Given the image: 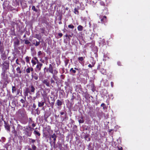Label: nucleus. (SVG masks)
I'll use <instances>...</instances> for the list:
<instances>
[{
    "instance_id": "obj_1",
    "label": "nucleus",
    "mask_w": 150,
    "mask_h": 150,
    "mask_svg": "<svg viewBox=\"0 0 150 150\" xmlns=\"http://www.w3.org/2000/svg\"><path fill=\"white\" fill-rule=\"evenodd\" d=\"M34 129L33 128H32L30 126H26L24 130L25 135L27 137H31L33 130Z\"/></svg>"
},
{
    "instance_id": "obj_2",
    "label": "nucleus",
    "mask_w": 150,
    "mask_h": 150,
    "mask_svg": "<svg viewBox=\"0 0 150 150\" xmlns=\"http://www.w3.org/2000/svg\"><path fill=\"white\" fill-rule=\"evenodd\" d=\"M53 68L52 65L50 64L49 65L48 68L47 69V71L52 74V77L54 79L55 78V75L58 73V71L56 69H53Z\"/></svg>"
},
{
    "instance_id": "obj_3",
    "label": "nucleus",
    "mask_w": 150,
    "mask_h": 150,
    "mask_svg": "<svg viewBox=\"0 0 150 150\" xmlns=\"http://www.w3.org/2000/svg\"><path fill=\"white\" fill-rule=\"evenodd\" d=\"M74 70L78 71V73L80 74L83 75L84 76H87L88 75V71L86 69H83L81 70L80 69H79L76 67L74 68Z\"/></svg>"
},
{
    "instance_id": "obj_4",
    "label": "nucleus",
    "mask_w": 150,
    "mask_h": 150,
    "mask_svg": "<svg viewBox=\"0 0 150 150\" xmlns=\"http://www.w3.org/2000/svg\"><path fill=\"white\" fill-rule=\"evenodd\" d=\"M9 67V60H6L4 62L3 69L4 71H6L7 69H8Z\"/></svg>"
},
{
    "instance_id": "obj_5",
    "label": "nucleus",
    "mask_w": 150,
    "mask_h": 150,
    "mask_svg": "<svg viewBox=\"0 0 150 150\" xmlns=\"http://www.w3.org/2000/svg\"><path fill=\"white\" fill-rule=\"evenodd\" d=\"M18 112L22 117H25L26 115V112L23 108L19 109Z\"/></svg>"
},
{
    "instance_id": "obj_6",
    "label": "nucleus",
    "mask_w": 150,
    "mask_h": 150,
    "mask_svg": "<svg viewBox=\"0 0 150 150\" xmlns=\"http://www.w3.org/2000/svg\"><path fill=\"white\" fill-rule=\"evenodd\" d=\"M100 4L101 6L100 8L102 10H107V8L105 3L103 1H100Z\"/></svg>"
},
{
    "instance_id": "obj_7",
    "label": "nucleus",
    "mask_w": 150,
    "mask_h": 150,
    "mask_svg": "<svg viewBox=\"0 0 150 150\" xmlns=\"http://www.w3.org/2000/svg\"><path fill=\"white\" fill-rule=\"evenodd\" d=\"M100 19L101 23H106L107 21V17L105 16H100Z\"/></svg>"
},
{
    "instance_id": "obj_8",
    "label": "nucleus",
    "mask_w": 150,
    "mask_h": 150,
    "mask_svg": "<svg viewBox=\"0 0 150 150\" xmlns=\"http://www.w3.org/2000/svg\"><path fill=\"white\" fill-rule=\"evenodd\" d=\"M15 40L14 42V45L15 47H17L20 44V41L17 37H15Z\"/></svg>"
},
{
    "instance_id": "obj_9",
    "label": "nucleus",
    "mask_w": 150,
    "mask_h": 150,
    "mask_svg": "<svg viewBox=\"0 0 150 150\" xmlns=\"http://www.w3.org/2000/svg\"><path fill=\"white\" fill-rule=\"evenodd\" d=\"M4 126L5 129L7 130V131L10 132V126L9 124L5 121H4Z\"/></svg>"
},
{
    "instance_id": "obj_10",
    "label": "nucleus",
    "mask_w": 150,
    "mask_h": 150,
    "mask_svg": "<svg viewBox=\"0 0 150 150\" xmlns=\"http://www.w3.org/2000/svg\"><path fill=\"white\" fill-rule=\"evenodd\" d=\"M34 71L33 68L32 67H28L25 70V72L27 75L30 73V72H32Z\"/></svg>"
},
{
    "instance_id": "obj_11",
    "label": "nucleus",
    "mask_w": 150,
    "mask_h": 150,
    "mask_svg": "<svg viewBox=\"0 0 150 150\" xmlns=\"http://www.w3.org/2000/svg\"><path fill=\"white\" fill-rule=\"evenodd\" d=\"M29 88L32 94H34L35 93V89L34 86L33 84H31L29 86Z\"/></svg>"
},
{
    "instance_id": "obj_12",
    "label": "nucleus",
    "mask_w": 150,
    "mask_h": 150,
    "mask_svg": "<svg viewBox=\"0 0 150 150\" xmlns=\"http://www.w3.org/2000/svg\"><path fill=\"white\" fill-rule=\"evenodd\" d=\"M1 58L3 60H5L7 59V55L5 52L1 53Z\"/></svg>"
},
{
    "instance_id": "obj_13",
    "label": "nucleus",
    "mask_w": 150,
    "mask_h": 150,
    "mask_svg": "<svg viewBox=\"0 0 150 150\" xmlns=\"http://www.w3.org/2000/svg\"><path fill=\"white\" fill-rule=\"evenodd\" d=\"M29 124H31V125L33 128L35 127L36 125V123H35L33 121L32 118H29Z\"/></svg>"
},
{
    "instance_id": "obj_14",
    "label": "nucleus",
    "mask_w": 150,
    "mask_h": 150,
    "mask_svg": "<svg viewBox=\"0 0 150 150\" xmlns=\"http://www.w3.org/2000/svg\"><path fill=\"white\" fill-rule=\"evenodd\" d=\"M23 128L25 129V127H23L20 124H18L16 127V130L18 132L20 131V130H22L23 129Z\"/></svg>"
},
{
    "instance_id": "obj_15",
    "label": "nucleus",
    "mask_w": 150,
    "mask_h": 150,
    "mask_svg": "<svg viewBox=\"0 0 150 150\" xmlns=\"http://www.w3.org/2000/svg\"><path fill=\"white\" fill-rule=\"evenodd\" d=\"M42 83L45 84L47 86L50 87V83L49 81L47 79H45L42 81Z\"/></svg>"
},
{
    "instance_id": "obj_16",
    "label": "nucleus",
    "mask_w": 150,
    "mask_h": 150,
    "mask_svg": "<svg viewBox=\"0 0 150 150\" xmlns=\"http://www.w3.org/2000/svg\"><path fill=\"white\" fill-rule=\"evenodd\" d=\"M43 64L42 63H39V64H37L36 66V68L37 69L38 71H40L41 70V68Z\"/></svg>"
},
{
    "instance_id": "obj_17",
    "label": "nucleus",
    "mask_w": 150,
    "mask_h": 150,
    "mask_svg": "<svg viewBox=\"0 0 150 150\" xmlns=\"http://www.w3.org/2000/svg\"><path fill=\"white\" fill-rule=\"evenodd\" d=\"M100 72L103 75L106 74V70L104 69L103 68H102L100 70Z\"/></svg>"
},
{
    "instance_id": "obj_18",
    "label": "nucleus",
    "mask_w": 150,
    "mask_h": 150,
    "mask_svg": "<svg viewBox=\"0 0 150 150\" xmlns=\"http://www.w3.org/2000/svg\"><path fill=\"white\" fill-rule=\"evenodd\" d=\"M51 137L53 139L54 141H56L57 136L55 133H54L51 136Z\"/></svg>"
},
{
    "instance_id": "obj_19",
    "label": "nucleus",
    "mask_w": 150,
    "mask_h": 150,
    "mask_svg": "<svg viewBox=\"0 0 150 150\" xmlns=\"http://www.w3.org/2000/svg\"><path fill=\"white\" fill-rule=\"evenodd\" d=\"M92 109V108L90 107V109L91 110L88 112V114L91 117H92L93 115V114L94 113L93 111L92 110H91V109Z\"/></svg>"
},
{
    "instance_id": "obj_20",
    "label": "nucleus",
    "mask_w": 150,
    "mask_h": 150,
    "mask_svg": "<svg viewBox=\"0 0 150 150\" xmlns=\"http://www.w3.org/2000/svg\"><path fill=\"white\" fill-rule=\"evenodd\" d=\"M18 132L17 130H16L15 129H13L12 131V133L14 134L15 137L18 136Z\"/></svg>"
},
{
    "instance_id": "obj_21",
    "label": "nucleus",
    "mask_w": 150,
    "mask_h": 150,
    "mask_svg": "<svg viewBox=\"0 0 150 150\" xmlns=\"http://www.w3.org/2000/svg\"><path fill=\"white\" fill-rule=\"evenodd\" d=\"M0 52L1 53L5 52L4 51V47L3 44H2L1 46H0Z\"/></svg>"
},
{
    "instance_id": "obj_22",
    "label": "nucleus",
    "mask_w": 150,
    "mask_h": 150,
    "mask_svg": "<svg viewBox=\"0 0 150 150\" xmlns=\"http://www.w3.org/2000/svg\"><path fill=\"white\" fill-rule=\"evenodd\" d=\"M38 107H42L44 105L45 102L44 101L41 102H38Z\"/></svg>"
},
{
    "instance_id": "obj_23",
    "label": "nucleus",
    "mask_w": 150,
    "mask_h": 150,
    "mask_svg": "<svg viewBox=\"0 0 150 150\" xmlns=\"http://www.w3.org/2000/svg\"><path fill=\"white\" fill-rule=\"evenodd\" d=\"M91 90L93 92H94L96 91V87L95 86L94 84H92L91 85Z\"/></svg>"
},
{
    "instance_id": "obj_24",
    "label": "nucleus",
    "mask_w": 150,
    "mask_h": 150,
    "mask_svg": "<svg viewBox=\"0 0 150 150\" xmlns=\"http://www.w3.org/2000/svg\"><path fill=\"white\" fill-rule=\"evenodd\" d=\"M11 35H12L13 36H16V35L15 34V29H14V27H13V29H11Z\"/></svg>"
},
{
    "instance_id": "obj_25",
    "label": "nucleus",
    "mask_w": 150,
    "mask_h": 150,
    "mask_svg": "<svg viewBox=\"0 0 150 150\" xmlns=\"http://www.w3.org/2000/svg\"><path fill=\"white\" fill-rule=\"evenodd\" d=\"M56 104L58 106H61L62 105V103L60 100H57Z\"/></svg>"
},
{
    "instance_id": "obj_26",
    "label": "nucleus",
    "mask_w": 150,
    "mask_h": 150,
    "mask_svg": "<svg viewBox=\"0 0 150 150\" xmlns=\"http://www.w3.org/2000/svg\"><path fill=\"white\" fill-rule=\"evenodd\" d=\"M33 133L35 135H37L38 136H40L41 135L40 133L38 130H34L33 132Z\"/></svg>"
},
{
    "instance_id": "obj_27",
    "label": "nucleus",
    "mask_w": 150,
    "mask_h": 150,
    "mask_svg": "<svg viewBox=\"0 0 150 150\" xmlns=\"http://www.w3.org/2000/svg\"><path fill=\"white\" fill-rule=\"evenodd\" d=\"M16 71L18 73L21 74L22 73V71L19 67H18L16 68Z\"/></svg>"
},
{
    "instance_id": "obj_28",
    "label": "nucleus",
    "mask_w": 150,
    "mask_h": 150,
    "mask_svg": "<svg viewBox=\"0 0 150 150\" xmlns=\"http://www.w3.org/2000/svg\"><path fill=\"white\" fill-rule=\"evenodd\" d=\"M35 75L34 76L33 74H32L31 76L35 80H37L38 79V75L36 74H35Z\"/></svg>"
},
{
    "instance_id": "obj_29",
    "label": "nucleus",
    "mask_w": 150,
    "mask_h": 150,
    "mask_svg": "<svg viewBox=\"0 0 150 150\" xmlns=\"http://www.w3.org/2000/svg\"><path fill=\"white\" fill-rule=\"evenodd\" d=\"M69 62V60L67 58H65L64 62L65 63V66L67 67Z\"/></svg>"
},
{
    "instance_id": "obj_30",
    "label": "nucleus",
    "mask_w": 150,
    "mask_h": 150,
    "mask_svg": "<svg viewBox=\"0 0 150 150\" xmlns=\"http://www.w3.org/2000/svg\"><path fill=\"white\" fill-rule=\"evenodd\" d=\"M83 27L81 25H79L77 27V29L79 31H81L83 30Z\"/></svg>"
},
{
    "instance_id": "obj_31",
    "label": "nucleus",
    "mask_w": 150,
    "mask_h": 150,
    "mask_svg": "<svg viewBox=\"0 0 150 150\" xmlns=\"http://www.w3.org/2000/svg\"><path fill=\"white\" fill-rule=\"evenodd\" d=\"M43 76V74L40 71L39 73V78L40 79H41L42 78Z\"/></svg>"
},
{
    "instance_id": "obj_32",
    "label": "nucleus",
    "mask_w": 150,
    "mask_h": 150,
    "mask_svg": "<svg viewBox=\"0 0 150 150\" xmlns=\"http://www.w3.org/2000/svg\"><path fill=\"white\" fill-rule=\"evenodd\" d=\"M70 71L72 74H75L76 72V70H75L74 69L72 68H71L70 70Z\"/></svg>"
},
{
    "instance_id": "obj_33",
    "label": "nucleus",
    "mask_w": 150,
    "mask_h": 150,
    "mask_svg": "<svg viewBox=\"0 0 150 150\" xmlns=\"http://www.w3.org/2000/svg\"><path fill=\"white\" fill-rule=\"evenodd\" d=\"M85 58V57H79L78 58V59L79 61V62H82L83 60Z\"/></svg>"
},
{
    "instance_id": "obj_34",
    "label": "nucleus",
    "mask_w": 150,
    "mask_h": 150,
    "mask_svg": "<svg viewBox=\"0 0 150 150\" xmlns=\"http://www.w3.org/2000/svg\"><path fill=\"white\" fill-rule=\"evenodd\" d=\"M74 12L75 14H79V12L78 11V9H76V8H75L74 9Z\"/></svg>"
},
{
    "instance_id": "obj_35",
    "label": "nucleus",
    "mask_w": 150,
    "mask_h": 150,
    "mask_svg": "<svg viewBox=\"0 0 150 150\" xmlns=\"http://www.w3.org/2000/svg\"><path fill=\"white\" fill-rule=\"evenodd\" d=\"M25 92L28 93H29L30 94H32L31 93L29 88H27L25 89Z\"/></svg>"
},
{
    "instance_id": "obj_36",
    "label": "nucleus",
    "mask_w": 150,
    "mask_h": 150,
    "mask_svg": "<svg viewBox=\"0 0 150 150\" xmlns=\"http://www.w3.org/2000/svg\"><path fill=\"white\" fill-rule=\"evenodd\" d=\"M84 138L86 140H87L88 141H89L90 140V138L89 137V136L88 135H86L85 136Z\"/></svg>"
},
{
    "instance_id": "obj_37",
    "label": "nucleus",
    "mask_w": 150,
    "mask_h": 150,
    "mask_svg": "<svg viewBox=\"0 0 150 150\" xmlns=\"http://www.w3.org/2000/svg\"><path fill=\"white\" fill-rule=\"evenodd\" d=\"M32 9L34 11L37 12L38 11V10L37 9H36L35 8V7L34 6H32Z\"/></svg>"
},
{
    "instance_id": "obj_38",
    "label": "nucleus",
    "mask_w": 150,
    "mask_h": 150,
    "mask_svg": "<svg viewBox=\"0 0 150 150\" xmlns=\"http://www.w3.org/2000/svg\"><path fill=\"white\" fill-rule=\"evenodd\" d=\"M30 57H29L28 56H27L25 57V59L26 60V61L27 63H29V61H30Z\"/></svg>"
},
{
    "instance_id": "obj_39",
    "label": "nucleus",
    "mask_w": 150,
    "mask_h": 150,
    "mask_svg": "<svg viewBox=\"0 0 150 150\" xmlns=\"http://www.w3.org/2000/svg\"><path fill=\"white\" fill-rule=\"evenodd\" d=\"M16 91V87L14 86H12V92L13 93L14 92H15Z\"/></svg>"
},
{
    "instance_id": "obj_40",
    "label": "nucleus",
    "mask_w": 150,
    "mask_h": 150,
    "mask_svg": "<svg viewBox=\"0 0 150 150\" xmlns=\"http://www.w3.org/2000/svg\"><path fill=\"white\" fill-rule=\"evenodd\" d=\"M90 95L87 93H85V97L86 98H90Z\"/></svg>"
},
{
    "instance_id": "obj_41",
    "label": "nucleus",
    "mask_w": 150,
    "mask_h": 150,
    "mask_svg": "<svg viewBox=\"0 0 150 150\" xmlns=\"http://www.w3.org/2000/svg\"><path fill=\"white\" fill-rule=\"evenodd\" d=\"M79 123H82L84 122V121L83 120V117H81V119L79 120Z\"/></svg>"
},
{
    "instance_id": "obj_42",
    "label": "nucleus",
    "mask_w": 150,
    "mask_h": 150,
    "mask_svg": "<svg viewBox=\"0 0 150 150\" xmlns=\"http://www.w3.org/2000/svg\"><path fill=\"white\" fill-rule=\"evenodd\" d=\"M101 106L103 107V108L104 110L107 108V107L105 106V105L104 103H102L101 105Z\"/></svg>"
},
{
    "instance_id": "obj_43",
    "label": "nucleus",
    "mask_w": 150,
    "mask_h": 150,
    "mask_svg": "<svg viewBox=\"0 0 150 150\" xmlns=\"http://www.w3.org/2000/svg\"><path fill=\"white\" fill-rule=\"evenodd\" d=\"M30 43V42L27 40H24V43L26 45H28Z\"/></svg>"
},
{
    "instance_id": "obj_44",
    "label": "nucleus",
    "mask_w": 150,
    "mask_h": 150,
    "mask_svg": "<svg viewBox=\"0 0 150 150\" xmlns=\"http://www.w3.org/2000/svg\"><path fill=\"white\" fill-rule=\"evenodd\" d=\"M95 64V63H92V65H91L90 64H89L88 65V67L90 68H92V67L94 66Z\"/></svg>"
},
{
    "instance_id": "obj_45",
    "label": "nucleus",
    "mask_w": 150,
    "mask_h": 150,
    "mask_svg": "<svg viewBox=\"0 0 150 150\" xmlns=\"http://www.w3.org/2000/svg\"><path fill=\"white\" fill-rule=\"evenodd\" d=\"M68 28L71 29H73L74 28V26L72 24L69 25H68Z\"/></svg>"
},
{
    "instance_id": "obj_46",
    "label": "nucleus",
    "mask_w": 150,
    "mask_h": 150,
    "mask_svg": "<svg viewBox=\"0 0 150 150\" xmlns=\"http://www.w3.org/2000/svg\"><path fill=\"white\" fill-rule=\"evenodd\" d=\"M35 38H37V39L39 40L41 38V37L38 34H36L35 35Z\"/></svg>"
},
{
    "instance_id": "obj_47",
    "label": "nucleus",
    "mask_w": 150,
    "mask_h": 150,
    "mask_svg": "<svg viewBox=\"0 0 150 150\" xmlns=\"http://www.w3.org/2000/svg\"><path fill=\"white\" fill-rule=\"evenodd\" d=\"M40 30L42 31L41 33H44L45 31V28H40Z\"/></svg>"
},
{
    "instance_id": "obj_48",
    "label": "nucleus",
    "mask_w": 150,
    "mask_h": 150,
    "mask_svg": "<svg viewBox=\"0 0 150 150\" xmlns=\"http://www.w3.org/2000/svg\"><path fill=\"white\" fill-rule=\"evenodd\" d=\"M31 62L32 63L33 66L35 65L36 64V62L33 59L31 60Z\"/></svg>"
},
{
    "instance_id": "obj_49",
    "label": "nucleus",
    "mask_w": 150,
    "mask_h": 150,
    "mask_svg": "<svg viewBox=\"0 0 150 150\" xmlns=\"http://www.w3.org/2000/svg\"><path fill=\"white\" fill-rule=\"evenodd\" d=\"M118 150H123V149L122 147L120 146H118L117 147Z\"/></svg>"
},
{
    "instance_id": "obj_50",
    "label": "nucleus",
    "mask_w": 150,
    "mask_h": 150,
    "mask_svg": "<svg viewBox=\"0 0 150 150\" xmlns=\"http://www.w3.org/2000/svg\"><path fill=\"white\" fill-rule=\"evenodd\" d=\"M16 24V23L15 22L13 21L11 22V25L12 26H13V27H14V26Z\"/></svg>"
},
{
    "instance_id": "obj_51",
    "label": "nucleus",
    "mask_w": 150,
    "mask_h": 150,
    "mask_svg": "<svg viewBox=\"0 0 150 150\" xmlns=\"http://www.w3.org/2000/svg\"><path fill=\"white\" fill-rule=\"evenodd\" d=\"M58 146L60 149H62V144L61 143H58Z\"/></svg>"
},
{
    "instance_id": "obj_52",
    "label": "nucleus",
    "mask_w": 150,
    "mask_h": 150,
    "mask_svg": "<svg viewBox=\"0 0 150 150\" xmlns=\"http://www.w3.org/2000/svg\"><path fill=\"white\" fill-rule=\"evenodd\" d=\"M36 44L35 45V46H38L40 44V42H37V41H36Z\"/></svg>"
},
{
    "instance_id": "obj_53",
    "label": "nucleus",
    "mask_w": 150,
    "mask_h": 150,
    "mask_svg": "<svg viewBox=\"0 0 150 150\" xmlns=\"http://www.w3.org/2000/svg\"><path fill=\"white\" fill-rule=\"evenodd\" d=\"M50 82L51 84H54L55 83V81H54L52 78H51L50 79Z\"/></svg>"
},
{
    "instance_id": "obj_54",
    "label": "nucleus",
    "mask_w": 150,
    "mask_h": 150,
    "mask_svg": "<svg viewBox=\"0 0 150 150\" xmlns=\"http://www.w3.org/2000/svg\"><path fill=\"white\" fill-rule=\"evenodd\" d=\"M20 102L22 103L25 104V100L23 99H21L20 100Z\"/></svg>"
},
{
    "instance_id": "obj_55",
    "label": "nucleus",
    "mask_w": 150,
    "mask_h": 150,
    "mask_svg": "<svg viewBox=\"0 0 150 150\" xmlns=\"http://www.w3.org/2000/svg\"><path fill=\"white\" fill-rule=\"evenodd\" d=\"M100 66L101 65L100 64H98V65L97 66V69L98 70H100V69H101L100 68Z\"/></svg>"
},
{
    "instance_id": "obj_56",
    "label": "nucleus",
    "mask_w": 150,
    "mask_h": 150,
    "mask_svg": "<svg viewBox=\"0 0 150 150\" xmlns=\"http://www.w3.org/2000/svg\"><path fill=\"white\" fill-rule=\"evenodd\" d=\"M24 95L25 96V99L26 97L27 96H28V93H27L25 92H24Z\"/></svg>"
},
{
    "instance_id": "obj_57",
    "label": "nucleus",
    "mask_w": 150,
    "mask_h": 150,
    "mask_svg": "<svg viewBox=\"0 0 150 150\" xmlns=\"http://www.w3.org/2000/svg\"><path fill=\"white\" fill-rule=\"evenodd\" d=\"M30 139L31 140V142L33 143L35 142V140L34 139Z\"/></svg>"
},
{
    "instance_id": "obj_58",
    "label": "nucleus",
    "mask_w": 150,
    "mask_h": 150,
    "mask_svg": "<svg viewBox=\"0 0 150 150\" xmlns=\"http://www.w3.org/2000/svg\"><path fill=\"white\" fill-rule=\"evenodd\" d=\"M42 54V53L41 51H39L38 53V56H39Z\"/></svg>"
},
{
    "instance_id": "obj_59",
    "label": "nucleus",
    "mask_w": 150,
    "mask_h": 150,
    "mask_svg": "<svg viewBox=\"0 0 150 150\" xmlns=\"http://www.w3.org/2000/svg\"><path fill=\"white\" fill-rule=\"evenodd\" d=\"M60 63H61L60 60V59H59L58 62L57 63V66H59V65L60 64Z\"/></svg>"
},
{
    "instance_id": "obj_60",
    "label": "nucleus",
    "mask_w": 150,
    "mask_h": 150,
    "mask_svg": "<svg viewBox=\"0 0 150 150\" xmlns=\"http://www.w3.org/2000/svg\"><path fill=\"white\" fill-rule=\"evenodd\" d=\"M3 72L1 73V75L3 76V77H4L5 75V72L6 71H4L3 70Z\"/></svg>"
},
{
    "instance_id": "obj_61",
    "label": "nucleus",
    "mask_w": 150,
    "mask_h": 150,
    "mask_svg": "<svg viewBox=\"0 0 150 150\" xmlns=\"http://www.w3.org/2000/svg\"><path fill=\"white\" fill-rule=\"evenodd\" d=\"M16 63L17 64L20 65V64L18 62V59L17 58L16 61Z\"/></svg>"
},
{
    "instance_id": "obj_62",
    "label": "nucleus",
    "mask_w": 150,
    "mask_h": 150,
    "mask_svg": "<svg viewBox=\"0 0 150 150\" xmlns=\"http://www.w3.org/2000/svg\"><path fill=\"white\" fill-rule=\"evenodd\" d=\"M21 62L22 64H23V65H25V62L22 59H21Z\"/></svg>"
},
{
    "instance_id": "obj_63",
    "label": "nucleus",
    "mask_w": 150,
    "mask_h": 150,
    "mask_svg": "<svg viewBox=\"0 0 150 150\" xmlns=\"http://www.w3.org/2000/svg\"><path fill=\"white\" fill-rule=\"evenodd\" d=\"M58 35L59 36L60 38H61L62 37L63 34L62 33H59Z\"/></svg>"
},
{
    "instance_id": "obj_64",
    "label": "nucleus",
    "mask_w": 150,
    "mask_h": 150,
    "mask_svg": "<svg viewBox=\"0 0 150 150\" xmlns=\"http://www.w3.org/2000/svg\"><path fill=\"white\" fill-rule=\"evenodd\" d=\"M33 107L34 109H35L36 108V105L34 103L33 104Z\"/></svg>"
}]
</instances>
